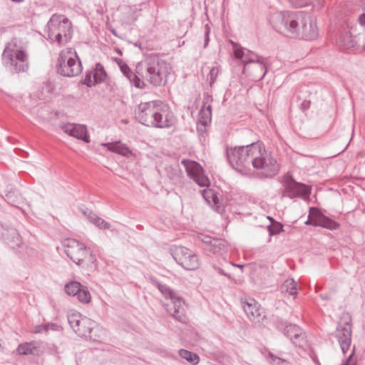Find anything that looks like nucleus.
<instances>
[{
  "mask_svg": "<svg viewBox=\"0 0 365 365\" xmlns=\"http://www.w3.org/2000/svg\"><path fill=\"white\" fill-rule=\"evenodd\" d=\"M94 324L95 323L93 321L84 317L81 319V322H78L73 331L81 337H89L90 339H92L91 333L93 329Z\"/></svg>",
  "mask_w": 365,
  "mask_h": 365,
  "instance_id": "obj_24",
  "label": "nucleus"
},
{
  "mask_svg": "<svg viewBox=\"0 0 365 365\" xmlns=\"http://www.w3.org/2000/svg\"><path fill=\"white\" fill-rule=\"evenodd\" d=\"M217 271L220 274L225 275V276L227 277L228 278H230V277L228 274H227L226 273H225L222 269L217 268Z\"/></svg>",
  "mask_w": 365,
  "mask_h": 365,
  "instance_id": "obj_53",
  "label": "nucleus"
},
{
  "mask_svg": "<svg viewBox=\"0 0 365 365\" xmlns=\"http://www.w3.org/2000/svg\"><path fill=\"white\" fill-rule=\"evenodd\" d=\"M320 297L324 300H329V299H331V294H320Z\"/></svg>",
  "mask_w": 365,
  "mask_h": 365,
  "instance_id": "obj_52",
  "label": "nucleus"
},
{
  "mask_svg": "<svg viewBox=\"0 0 365 365\" xmlns=\"http://www.w3.org/2000/svg\"><path fill=\"white\" fill-rule=\"evenodd\" d=\"M212 97L210 96H207L204 99L203 102V106L200 109L199 113L200 116V122L202 125H206L208 123L210 122L211 118H212V111H211V106L208 105L206 106V103H208L210 99H211Z\"/></svg>",
  "mask_w": 365,
  "mask_h": 365,
  "instance_id": "obj_29",
  "label": "nucleus"
},
{
  "mask_svg": "<svg viewBox=\"0 0 365 365\" xmlns=\"http://www.w3.org/2000/svg\"><path fill=\"white\" fill-rule=\"evenodd\" d=\"M82 285L76 281H71L65 285V291L68 295L76 296Z\"/></svg>",
  "mask_w": 365,
  "mask_h": 365,
  "instance_id": "obj_34",
  "label": "nucleus"
},
{
  "mask_svg": "<svg viewBox=\"0 0 365 365\" xmlns=\"http://www.w3.org/2000/svg\"><path fill=\"white\" fill-rule=\"evenodd\" d=\"M66 255L79 266L96 267V259L87 249L85 245L79 241L68 238L63 242Z\"/></svg>",
  "mask_w": 365,
  "mask_h": 365,
  "instance_id": "obj_7",
  "label": "nucleus"
},
{
  "mask_svg": "<svg viewBox=\"0 0 365 365\" xmlns=\"http://www.w3.org/2000/svg\"><path fill=\"white\" fill-rule=\"evenodd\" d=\"M62 130L77 139L82 140L85 143L90 142V138L85 125L81 124L66 123L61 126Z\"/></svg>",
  "mask_w": 365,
  "mask_h": 365,
  "instance_id": "obj_20",
  "label": "nucleus"
},
{
  "mask_svg": "<svg viewBox=\"0 0 365 365\" xmlns=\"http://www.w3.org/2000/svg\"><path fill=\"white\" fill-rule=\"evenodd\" d=\"M171 71L170 64L158 55L150 54L136 65L140 79L154 86H165Z\"/></svg>",
  "mask_w": 365,
  "mask_h": 365,
  "instance_id": "obj_2",
  "label": "nucleus"
},
{
  "mask_svg": "<svg viewBox=\"0 0 365 365\" xmlns=\"http://www.w3.org/2000/svg\"><path fill=\"white\" fill-rule=\"evenodd\" d=\"M210 27L208 24L205 26V40H204V48H206L208 46L210 41Z\"/></svg>",
  "mask_w": 365,
  "mask_h": 365,
  "instance_id": "obj_42",
  "label": "nucleus"
},
{
  "mask_svg": "<svg viewBox=\"0 0 365 365\" xmlns=\"http://www.w3.org/2000/svg\"><path fill=\"white\" fill-rule=\"evenodd\" d=\"M80 212L90 222V217L91 215H94L95 213L93 212L92 210L88 209V208H80Z\"/></svg>",
  "mask_w": 365,
  "mask_h": 365,
  "instance_id": "obj_47",
  "label": "nucleus"
},
{
  "mask_svg": "<svg viewBox=\"0 0 365 365\" xmlns=\"http://www.w3.org/2000/svg\"><path fill=\"white\" fill-rule=\"evenodd\" d=\"M354 353V347L352 349L351 354L346 358L345 361L342 363L341 365H356V361L353 359Z\"/></svg>",
  "mask_w": 365,
  "mask_h": 365,
  "instance_id": "obj_44",
  "label": "nucleus"
},
{
  "mask_svg": "<svg viewBox=\"0 0 365 365\" xmlns=\"http://www.w3.org/2000/svg\"><path fill=\"white\" fill-rule=\"evenodd\" d=\"M280 292L284 296H292L294 298L298 292L297 283L292 278L286 279L280 286Z\"/></svg>",
  "mask_w": 365,
  "mask_h": 365,
  "instance_id": "obj_28",
  "label": "nucleus"
},
{
  "mask_svg": "<svg viewBox=\"0 0 365 365\" xmlns=\"http://www.w3.org/2000/svg\"><path fill=\"white\" fill-rule=\"evenodd\" d=\"M5 200L11 205L21 209V205L24 204V198L20 192L13 187L12 185H8L5 190Z\"/></svg>",
  "mask_w": 365,
  "mask_h": 365,
  "instance_id": "obj_23",
  "label": "nucleus"
},
{
  "mask_svg": "<svg viewBox=\"0 0 365 365\" xmlns=\"http://www.w3.org/2000/svg\"><path fill=\"white\" fill-rule=\"evenodd\" d=\"M174 260L186 270H195L199 267L197 256L183 246H174L170 248Z\"/></svg>",
  "mask_w": 365,
  "mask_h": 365,
  "instance_id": "obj_12",
  "label": "nucleus"
},
{
  "mask_svg": "<svg viewBox=\"0 0 365 365\" xmlns=\"http://www.w3.org/2000/svg\"><path fill=\"white\" fill-rule=\"evenodd\" d=\"M83 317L79 312H71L68 314V322L73 330Z\"/></svg>",
  "mask_w": 365,
  "mask_h": 365,
  "instance_id": "obj_35",
  "label": "nucleus"
},
{
  "mask_svg": "<svg viewBox=\"0 0 365 365\" xmlns=\"http://www.w3.org/2000/svg\"><path fill=\"white\" fill-rule=\"evenodd\" d=\"M90 222L93 223L101 230L110 229L111 227L109 222L105 221L103 219L98 217L96 214L90 217Z\"/></svg>",
  "mask_w": 365,
  "mask_h": 365,
  "instance_id": "obj_33",
  "label": "nucleus"
},
{
  "mask_svg": "<svg viewBox=\"0 0 365 365\" xmlns=\"http://www.w3.org/2000/svg\"><path fill=\"white\" fill-rule=\"evenodd\" d=\"M266 72H267V71H265L263 73V74L262 75V76H261L260 78H262L263 76H264V75H265V73H266Z\"/></svg>",
  "mask_w": 365,
  "mask_h": 365,
  "instance_id": "obj_55",
  "label": "nucleus"
},
{
  "mask_svg": "<svg viewBox=\"0 0 365 365\" xmlns=\"http://www.w3.org/2000/svg\"><path fill=\"white\" fill-rule=\"evenodd\" d=\"M120 71L129 80L131 84L138 88H144L145 87V82L140 79V76L135 71L133 72L127 64L123 63L120 65Z\"/></svg>",
  "mask_w": 365,
  "mask_h": 365,
  "instance_id": "obj_25",
  "label": "nucleus"
},
{
  "mask_svg": "<svg viewBox=\"0 0 365 365\" xmlns=\"http://www.w3.org/2000/svg\"><path fill=\"white\" fill-rule=\"evenodd\" d=\"M76 296L82 303H88L91 301V294L86 287H81Z\"/></svg>",
  "mask_w": 365,
  "mask_h": 365,
  "instance_id": "obj_36",
  "label": "nucleus"
},
{
  "mask_svg": "<svg viewBox=\"0 0 365 365\" xmlns=\"http://www.w3.org/2000/svg\"><path fill=\"white\" fill-rule=\"evenodd\" d=\"M269 356H270L271 358H273V357H274V354H272L271 352L269 354Z\"/></svg>",
  "mask_w": 365,
  "mask_h": 365,
  "instance_id": "obj_54",
  "label": "nucleus"
},
{
  "mask_svg": "<svg viewBox=\"0 0 365 365\" xmlns=\"http://www.w3.org/2000/svg\"><path fill=\"white\" fill-rule=\"evenodd\" d=\"M282 182L284 186L283 196L293 198L296 197H307L310 194L309 186L303 183L297 182L289 174L283 177Z\"/></svg>",
  "mask_w": 365,
  "mask_h": 365,
  "instance_id": "obj_13",
  "label": "nucleus"
},
{
  "mask_svg": "<svg viewBox=\"0 0 365 365\" xmlns=\"http://www.w3.org/2000/svg\"><path fill=\"white\" fill-rule=\"evenodd\" d=\"M46 324H39V325H36L34 330H33V332L35 333V334H48L47 333V331H46Z\"/></svg>",
  "mask_w": 365,
  "mask_h": 365,
  "instance_id": "obj_45",
  "label": "nucleus"
},
{
  "mask_svg": "<svg viewBox=\"0 0 365 365\" xmlns=\"http://www.w3.org/2000/svg\"><path fill=\"white\" fill-rule=\"evenodd\" d=\"M227 159L230 165L242 173L253 167L259 170L260 178H272L274 176V164L272 153L262 148L258 143L250 145L227 148Z\"/></svg>",
  "mask_w": 365,
  "mask_h": 365,
  "instance_id": "obj_1",
  "label": "nucleus"
},
{
  "mask_svg": "<svg viewBox=\"0 0 365 365\" xmlns=\"http://www.w3.org/2000/svg\"><path fill=\"white\" fill-rule=\"evenodd\" d=\"M283 231V225L275 220V235Z\"/></svg>",
  "mask_w": 365,
  "mask_h": 365,
  "instance_id": "obj_51",
  "label": "nucleus"
},
{
  "mask_svg": "<svg viewBox=\"0 0 365 365\" xmlns=\"http://www.w3.org/2000/svg\"><path fill=\"white\" fill-rule=\"evenodd\" d=\"M220 73V69L217 66L212 67L209 73L208 79L210 86L212 87L215 82L217 80L218 74Z\"/></svg>",
  "mask_w": 365,
  "mask_h": 365,
  "instance_id": "obj_37",
  "label": "nucleus"
},
{
  "mask_svg": "<svg viewBox=\"0 0 365 365\" xmlns=\"http://www.w3.org/2000/svg\"><path fill=\"white\" fill-rule=\"evenodd\" d=\"M39 346V342L32 341L19 344L16 349V352L19 355H37Z\"/></svg>",
  "mask_w": 365,
  "mask_h": 365,
  "instance_id": "obj_27",
  "label": "nucleus"
},
{
  "mask_svg": "<svg viewBox=\"0 0 365 365\" xmlns=\"http://www.w3.org/2000/svg\"><path fill=\"white\" fill-rule=\"evenodd\" d=\"M267 218L270 221V225L267 226V230L269 232V237H271L274 235V217L268 216Z\"/></svg>",
  "mask_w": 365,
  "mask_h": 365,
  "instance_id": "obj_48",
  "label": "nucleus"
},
{
  "mask_svg": "<svg viewBox=\"0 0 365 365\" xmlns=\"http://www.w3.org/2000/svg\"><path fill=\"white\" fill-rule=\"evenodd\" d=\"M359 27L344 29L340 34L339 41L344 48L361 46L365 44V14L359 16Z\"/></svg>",
  "mask_w": 365,
  "mask_h": 365,
  "instance_id": "obj_10",
  "label": "nucleus"
},
{
  "mask_svg": "<svg viewBox=\"0 0 365 365\" xmlns=\"http://www.w3.org/2000/svg\"><path fill=\"white\" fill-rule=\"evenodd\" d=\"M211 200L213 202L214 205L217 206V207L215 209L216 211L220 212L221 207L220 206H217V205L220 202V200H219V198H218L217 195H216V193H215V195L211 197Z\"/></svg>",
  "mask_w": 365,
  "mask_h": 365,
  "instance_id": "obj_49",
  "label": "nucleus"
},
{
  "mask_svg": "<svg viewBox=\"0 0 365 365\" xmlns=\"http://www.w3.org/2000/svg\"><path fill=\"white\" fill-rule=\"evenodd\" d=\"M305 224L329 230H336L339 226V223L319 212L315 207H310L309 215Z\"/></svg>",
  "mask_w": 365,
  "mask_h": 365,
  "instance_id": "obj_16",
  "label": "nucleus"
},
{
  "mask_svg": "<svg viewBox=\"0 0 365 365\" xmlns=\"http://www.w3.org/2000/svg\"><path fill=\"white\" fill-rule=\"evenodd\" d=\"M215 192L213 190H204L202 191V196L205 198V200L209 204H210V202H211L210 199L215 195Z\"/></svg>",
  "mask_w": 365,
  "mask_h": 365,
  "instance_id": "obj_43",
  "label": "nucleus"
},
{
  "mask_svg": "<svg viewBox=\"0 0 365 365\" xmlns=\"http://www.w3.org/2000/svg\"><path fill=\"white\" fill-rule=\"evenodd\" d=\"M240 302L246 316L255 327H260L267 325V318L265 311L255 299L242 297Z\"/></svg>",
  "mask_w": 365,
  "mask_h": 365,
  "instance_id": "obj_11",
  "label": "nucleus"
},
{
  "mask_svg": "<svg viewBox=\"0 0 365 365\" xmlns=\"http://www.w3.org/2000/svg\"><path fill=\"white\" fill-rule=\"evenodd\" d=\"M181 163L184 165L187 176L193 180L200 187H208L210 180L204 175L202 166L194 160L183 159Z\"/></svg>",
  "mask_w": 365,
  "mask_h": 365,
  "instance_id": "obj_14",
  "label": "nucleus"
},
{
  "mask_svg": "<svg viewBox=\"0 0 365 365\" xmlns=\"http://www.w3.org/2000/svg\"><path fill=\"white\" fill-rule=\"evenodd\" d=\"M293 6L302 8L309 6V0H287Z\"/></svg>",
  "mask_w": 365,
  "mask_h": 365,
  "instance_id": "obj_39",
  "label": "nucleus"
},
{
  "mask_svg": "<svg viewBox=\"0 0 365 365\" xmlns=\"http://www.w3.org/2000/svg\"><path fill=\"white\" fill-rule=\"evenodd\" d=\"M102 145L106 147L109 151L125 157H129L132 155V152L127 145L120 141L103 143Z\"/></svg>",
  "mask_w": 365,
  "mask_h": 365,
  "instance_id": "obj_26",
  "label": "nucleus"
},
{
  "mask_svg": "<svg viewBox=\"0 0 365 365\" xmlns=\"http://www.w3.org/2000/svg\"><path fill=\"white\" fill-rule=\"evenodd\" d=\"M202 241L207 245V250L214 254L222 255L227 252V242L225 240L205 235L202 236Z\"/></svg>",
  "mask_w": 365,
  "mask_h": 365,
  "instance_id": "obj_21",
  "label": "nucleus"
},
{
  "mask_svg": "<svg viewBox=\"0 0 365 365\" xmlns=\"http://www.w3.org/2000/svg\"><path fill=\"white\" fill-rule=\"evenodd\" d=\"M351 320L339 324L335 332V337L337 339L344 354H346L350 348L351 344Z\"/></svg>",
  "mask_w": 365,
  "mask_h": 365,
  "instance_id": "obj_17",
  "label": "nucleus"
},
{
  "mask_svg": "<svg viewBox=\"0 0 365 365\" xmlns=\"http://www.w3.org/2000/svg\"><path fill=\"white\" fill-rule=\"evenodd\" d=\"M237 267H240V268L243 267V265H237Z\"/></svg>",
  "mask_w": 365,
  "mask_h": 365,
  "instance_id": "obj_56",
  "label": "nucleus"
},
{
  "mask_svg": "<svg viewBox=\"0 0 365 365\" xmlns=\"http://www.w3.org/2000/svg\"><path fill=\"white\" fill-rule=\"evenodd\" d=\"M303 21L299 24V37L305 40H313L318 36L315 21L303 12Z\"/></svg>",
  "mask_w": 365,
  "mask_h": 365,
  "instance_id": "obj_18",
  "label": "nucleus"
},
{
  "mask_svg": "<svg viewBox=\"0 0 365 365\" xmlns=\"http://www.w3.org/2000/svg\"><path fill=\"white\" fill-rule=\"evenodd\" d=\"M92 75L94 82L96 83L104 81L107 76L103 66L100 63H96Z\"/></svg>",
  "mask_w": 365,
  "mask_h": 365,
  "instance_id": "obj_31",
  "label": "nucleus"
},
{
  "mask_svg": "<svg viewBox=\"0 0 365 365\" xmlns=\"http://www.w3.org/2000/svg\"><path fill=\"white\" fill-rule=\"evenodd\" d=\"M136 118L143 125L165 128L174 124V117L169 108L154 101L141 103L138 106Z\"/></svg>",
  "mask_w": 365,
  "mask_h": 365,
  "instance_id": "obj_3",
  "label": "nucleus"
},
{
  "mask_svg": "<svg viewBox=\"0 0 365 365\" xmlns=\"http://www.w3.org/2000/svg\"><path fill=\"white\" fill-rule=\"evenodd\" d=\"M0 235L4 242L12 249L19 247L22 244L18 230L11 226L1 225Z\"/></svg>",
  "mask_w": 365,
  "mask_h": 365,
  "instance_id": "obj_19",
  "label": "nucleus"
},
{
  "mask_svg": "<svg viewBox=\"0 0 365 365\" xmlns=\"http://www.w3.org/2000/svg\"><path fill=\"white\" fill-rule=\"evenodd\" d=\"M150 281L164 297L170 300V302L165 305L168 312L179 322H185V302L182 298L170 287L166 284H161L156 279L151 277Z\"/></svg>",
  "mask_w": 365,
  "mask_h": 365,
  "instance_id": "obj_6",
  "label": "nucleus"
},
{
  "mask_svg": "<svg viewBox=\"0 0 365 365\" xmlns=\"http://www.w3.org/2000/svg\"><path fill=\"white\" fill-rule=\"evenodd\" d=\"M309 6L312 5L313 6L320 9L322 6L324 0H309Z\"/></svg>",
  "mask_w": 365,
  "mask_h": 365,
  "instance_id": "obj_50",
  "label": "nucleus"
},
{
  "mask_svg": "<svg viewBox=\"0 0 365 365\" xmlns=\"http://www.w3.org/2000/svg\"><path fill=\"white\" fill-rule=\"evenodd\" d=\"M4 66L13 73L25 72L29 68V56L22 41L14 38L9 42L2 54Z\"/></svg>",
  "mask_w": 365,
  "mask_h": 365,
  "instance_id": "obj_4",
  "label": "nucleus"
},
{
  "mask_svg": "<svg viewBox=\"0 0 365 365\" xmlns=\"http://www.w3.org/2000/svg\"><path fill=\"white\" fill-rule=\"evenodd\" d=\"M45 324L46 327V328L47 333H48L50 331H61V330H62L61 326L56 323L49 322V323H45Z\"/></svg>",
  "mask_w": 365,
  "mask_h": 365,
  "instance_id": "obj_40",
  "label": "nucleus"
},
{
  "mask_svg": "<svg viewBox=\"0 0 365 365\" xmlns=\"http://www.w3.org/2000/svg\"><path fill=\"white\" fill-rule=\"evenodd\" d=\"M92 73H87L85 76L83 83L89 87L94 86L96 83L94 82V79L92 80Z\"/></svg>",
  "mask_w": 365,
  "mask_h": 365,
  "instance_id": "obj_46",
  "label": "nucleus"
},
{
  "mask_svg": "<svg viewBox=\"0 0 365 365\" xmlns=\"http://www.w3.org/2000/svg\"><path fill=\"white\" fill-rule=\"evenodd\" d=\"M179 355L181 358L185 359L187 361L192 365H196L199 363L200 358L197 354L192 353L185 349H180Z\"/></svg>",
  "mask_w": 365,
  "mask_h": 365,
  "instance_id": "obj_30",
  "label": "nucleus"
},
{
  "mask_svg": "<svg viewBox=\"0 0 365 365\" xmlns=\"http://www.w3.org/2000/svg\"><path fill=\"white\" fill-rule=\"evenodd\" d=\"M57 72L61 76L73 77L79 75L83 67L81 62L72 48H68L61 51L57 60Z\"/></svg>",
  "mask_w": 365,
  "mask_h": 365,
  "instance_id": "obj_9",
  "label": "nucleus"
},
{
  "mask_svg": "<svg viewBox=\"0 0 365 365\" xmlns=\"http://www.w3.org/2000/svg\"><path fill=\"white\" fill-rule=\"evenodd\" d=\"M275 364L277 365H293L292 361L288 359L277 357L275 356Z\"/></svg>",
  "mask_w": 365,
  "mask_h": 365,
  "instance_id": "obj_41",
  "label": "nucleus"
},
{
  "mask_svg": "<svg viewBox=\"0 0 365 365\" xmlns=\"http://www.w3.org/2000/svg\"><path fill=\"white\" fill-rule=\"evenodd\" d=\"M276 18L275 31L290 38L299 37V24L304 19L302 11H282Z\"/></svg>",
  "mask_w": 365,
  "mask_h": 365,
  "instance_id": "obj_5",
  "label": "nucleus"
},
{
  "mask_svg": "<svg viewBox=\"0 0 365 365\" xmlns=\"http://www.w3.org/2000/svg\"><path fill=\"white\" fill-rule=\"evenodd\" d=\"M90 222L93 223L101 230L110 229L111 227L109 222L105 221L103 219L98 217L96 214L90 217Z\"/></svg>",
  "mask_w": 365,
  "mask_h": 365,
  "instance_id": "obj_32",
  "label": "nucleus"
},
{
  "mask_svg": "<svg viewBox=\"0 0 365 365\" xmlns=\"http://www.w3.org/2000/svg\"><path fill=\"white\" fill-rule=\"evenodd\" d=\"M46 32L50 40L67 43L72 37L71 22L63 15L53 14L47 23Z\"/></svg>",
  "mask_w": 365,
  "mask_h": 365,
  "instance_id": "obj_8",
  "label": "nucleus"
},
{
  "mask_svg": "<svg viewBox=\"0 0 365 365\" xmlns=\"http://www.w3.org/2000/svg\"><path fill=\"white\" fill-rule=\"evenodd\" d=\"M47 352L51 355L57 356L58 359H59V354L61 351H59L58 346L54 344H49L46 347Z\"/></svg>",
  "mask_w": 365,
  "mask_h": 365,
  "instance_id": "obj_38",
  "label": "nucleus"
},
{
  "mask_svg": "<svg viewBox=\"0 0 365 365\" xmlns=\"http://www.w3.org/2000/svg\"><path fill=\"white\" fill-rule=\"evenodd\" d=\"M231 43L234 47L233 52L235 58L240 59L242 62L245 63V69L249 68L250 67H251V68L254 71L258 69L262 71L264 69V66L262 63L259 62H255L254 60L251 58H247L242 48L238 47L237 43H235L233 41H231Z\"/></svg>",
  "mask_w": 365,
  "mask_h": 365,
  "instance_id": "obj_22",
  "label": "nucleus"
},
{
  "mask_svg": "<svg viewBox=\"0 0 365 365\" xmlns=\"http://www.w3.org/2000/svg\"><path fill=\"white\" fill-rule=\"evenodd\" d=\"M277 328L278 330L283 331L284 334L287 336L290 341L297 346H303L305 344V336L302 329L296 324H289L287 322H277Z\"/></svg>",
  "mask_w": 365,
  "mask_h": 365,
  "instance_id": "obj_15",
  "label": "nucleus"
}]
</instances>
